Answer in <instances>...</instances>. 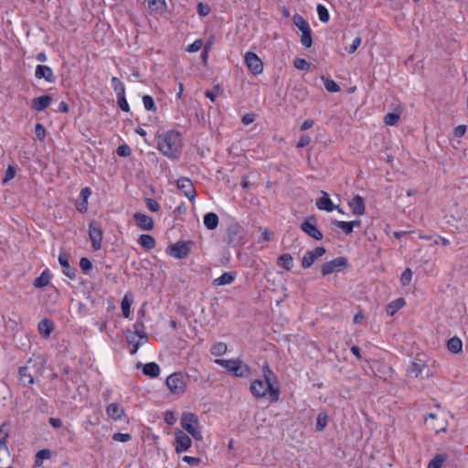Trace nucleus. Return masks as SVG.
I'll return each mask as SVG.
<instances>
[{
	"label": "nucleus",
	"mask_w": 468,
	"mask_h": 468,
	"mask_svg": "<svg viewBox=\"0 0 468 468\" xmlns=\"http://www.w3.org/2000/svg\"><path fill=\"white\" fill-rule=\"evenodd\" d=\"M182 139L179 132L169 130L158 135L157 149L167 158L178 160L182 153Z\"/></svg>",
	"instance_id": "nucleus-1"
},
{
	"label": "nucleus",
	"mask_w": 468,
	"mask_h": 468,
	"mask_svg": "<svg viewBox=\"0 0 468 468\" xmlns=\"http://www.w3.org/2000/svg\"><path fill=\"white\" fill-rule=\"evenodd\" d=\"M250 389L256 398H263L268 395V399L271 402H277L280 398L279 386L268 387L263 380L256 379L252 381Z\"/></svg>",
	"instance_id": "nucleus-2"
},
{
	"label": "nucleus",
	"mask_w": 468,
	"mask_h": 468,
	"mask_svg": "<svg viewBox=\"0 0 468 468\" xmlns=\"http://www.w3.org/2000/svg\"><path fill=\"white\" fill-rule=\"evenodd\" d=\"M42 368V363H37V360L29 358L25 366L19 367L18 376L19 381L25 387L34 384V375H36Z\"/></svg>",
	"instance_id": "nucleus-3"
},
{
	"label": "nucleus",
	"mask_w": 468,
	"mask_h": 468,
	"mask_svg": "<svg viewBox=\"0 0 468 468\" xmlns=\"http://www.w3.org/2000/svg\"><path fill=\"white\" fill-rule=\"evenodd\" d=\"M217 365H219L230 372L233 376L238 378H247L250 373V368L248 365L244 364L240 359H220L215 360Z\"/></svg>",
	"instance_id": "nucleus-4"
},
{
	"label": "nucleus",
	"mask_w": 468,
	"mask_h": 468,
	"mask_svg": "<svg viewBox=\"0 0 468 468\" xmlns=\"http://www.w3.org/2000/svg\"><path fill=\"white\" fill-rule=\"evenodd\" d=\"M186 379L183 372L177 371L167 377L165 384L172 394L181 396L186 391Z\"/></svg>",
	"instance_id": "nucleus-5"
},
{
	"label": "nucleus",
	"mask_w": 468,
	"mask_h": 468,
	"mask_svg": "<svg viewBox=\"0 0 468 468\" xmlns=\"http://www.w3.org/2000/svg\"><path fill=\"white\" fill-rule=\"evenodd\" d=\"M292 23L302 32V45L305 48H310L313 45V33L308 22L301 15L295 14L292 16Z\"/></svg>",
	"instance_id": "nucleus-6"
},
{
	"label": "nucleus",
	"mask_w": 468,
	"mask_h": 468,
	"mask_svg": "<svg viewBox=\"0 0 468 468\" xmlns=\"http://www.w3.org/2000/svg\"><path fill=\"white\" fill-rule=\"evenodd\" d=\"M244 229L238 223L229 224L226 229V242L229 247H237L242 243Z\"/></svg>",
	"instance_id": "nucleus-7"
},
{
	"label": "nucleus",
	"mask_w": 468,
	"mask_h": 468,
	"mask_svg": "<svg viewBox=\"0 0 468 468\" xmlns=\"http://www.w3.org/2000/svg\"><path fill=\"white\" fill-rule=\"evenodd\" d=\"M317 218L314 215L307 217L300 225V229L306 235L315 240H321L323 239L322 232L318 229Z\"/></svg>",
	"instance_id": "nucleus-8"
},
{
	"label": "nucleus",
	"mask_w": 468,
	"mask_h": 468,
	"mask_svg": "<svg viewBox=\"0 0 468 468\" xmlns=\"http://www.w3.org/2000/svg\"><path fill=\"white\" fill-rule=\"evenodd\" d=\"M193 241H182L179 240L174 244H171L167 248V253L176 259L182 260L188 256Z\"/></svg>",
	"instance_id": "nucleus-9"
},
{
	"label": "nucleus",
	"mask_w": 468,
	"mask_h": 468,
	"mask_svg": "<svg viewBox=\"0 0 468 468\" xmlns=\"http://www.w3.org/2000/svg\"><path fill=\"white\" fill-rule=\"evenodd\" d=\"M89 237L94 250L101 248L103 231L101 224L96 220H91L89 224Z\"/></svg>",
	"instance_id": "nucleus-10"
},
{
	"label": "nucleus",
	"mask_w": 468,
	"mask_h": 468,
	"mask_svg": "<svg viewBox=\"0 0 468 468\" xmlns=\"http://www.w3.org/2000/svg\"><path fill=\"white\" fill-rule=\"evenodd\" d=\"M348 266V260L346 257H337L330 261L324 262L321 266V273L323 276L329 275L339 268H346Z\"/></svg>",
	"instance_id": "nucleus-11"
},
{
	"label": "nucleus",
	"mask_w": 468,
	"mask_h": 468,
	"mask_svg": "<svg viewBox=\"0 0 468 468\" xmlns=\"http://www.w3.org/2000/svg\"><path fill=\"white\" fill-rule=\"evenodd\" d=\"M245 64L253 75L261 74L263 70V63L259 56L248 51L244 56Z\"/></svg>",
	"instance_id": "nucleus-12"
},
{
	"label": "nucleus",
	"mask_w": 468,
	"mask_h": 468,
	"mask_svg": "<svg viewBox=\"0 0 468 468\" xmlns=\"http://www.w3.org/2000/svg\"><path fill=\"white\" fill-rule=\"evenodd\" d=\"M177 188L184 193V195L189 199V201L194 202L195 197H197V192L194 187L192 181L187 177H180L176 181Z\"/></svg>",
	"instance_id": "nucleus-13"
},
{
	"label": "nucleus",
	"mask_w": 468,
	"mask_h": 468,
	"mask_svg": "<svg viewBox=\"0 0 468 468\" xmlns=\"http://www.w3.org/2000/svg\"><path fill=\"white\" fill-rule=\"evenodd\" d=\"M58 262L62 268L63 274L70 280H74L76 278L77 269L69 264V254L65 251H60Z\"/></svg>",
	"instance_id": "nucleus-14"
},
{
	"label": "nucleus",
	"mask_w": 468,
	"mask_h": 468,
	"mask_svg": "<svg viewBox=\"0 0 468 468\" xmlns=\"http://www.w3.org/2000/svg\"><path fill=\"white\" fill-rule=\"evenodd\" d=\"M175 450L177 453L187 451L192 444L190 437L182 431H177L175 437Z\"/></svg>",
	"instance_id": "nucleus-15"
},
{
	"label": "nucleus",
	"mask_w": 468,
	"mask_h": 468,
	"mask_svg": "<svg viewBox=\"0 0 468 468\" xmlns=\"http://www.w3.org/2000/svg\"><path fill=\"white\" fill-rule=\"evenodd\" d=\"M133 218L136 226L143 230H152L154 227V219L144 213L136 212Z\"/></svg>",
	"instance_id": "nucleus-16"
},
{
	"label": "nucleus",
	"mask_w": 468,
	"mask_h": 468,
	"mask_svg": "<svg viewBox=\"0 0 468 468\" xmlns=\"http://www.w3.org/2000/svg\"><path fill=\"white\" fill-rule=\"evenodd\" d=\"M91 195V189L88 186L80 190L79 199L76 201V209L80 213H86L88 211V199Z\"/></svg>",
	"instance_id": "nucleus-17"
},
{
	"label": "nucleus",
	"mask_w": 468,
	"mask_h": 468,
	"mask_svg": "<svg viewBox=\"0 0 468 468\" xmlns=\"http://www.w3.org/2000/svg\"><path fill=\"white\" fill-rule=\"evenodd\" d=\"M35 76L37 79H44L46 81L50 83H54L56 81V77L54 76L52 69L46 65H37Z\"/></svg>",
	"instance_id": "nucleus-18"
},
{
	"label": "nucleus",
	"mask_w": 468,
	"mask_h": 468,
	"mask_svg": "<svg viewBox=\"0 0 468 468\" xmlns=\"http://www.w3.org/2000/svg\"><path fill=\"white\" fill-rule=\"evenodd\" d=\"M52 101V96L48 94L34 98L31 102V108L37 112L45 111L50 105Z\"/></svg>",
	"instance_id": "nucleus-19"
},
{
	"label": "nucleus",
	"mask_w": 468,
	"mask_h": 468,
	"mask_svg": "<svg viewBox=\"0 0 468 468\" xmlns=\"http://www.w3.org/2000/svg\"><path fill=\"white\" fill-rule=\"evenodd\" d=\"M352 213L356 216H362L366 212V206L364 198L359 196L356 195L348 203Z\"/></svg>",
	"instance_id": "nucleus-20"
},
{
	"label": "nucleus",
	"mask_w": 468,
	"mask_h": 468,
	"mask_svg": "<svg viewBox=\"0 0 468 468\" xmlns=\"http://www.w3.org/2000/svg\"><path fill=\"white\" fill-rule=\"evenodd\" d=\"M196 425H199L197 416L192 412H184L181 418L182 428L188 432Z\"/></svg>",
	"instance_id": "nucleus-21"
},
{
	"label": "nucleus",
	"mask_w": 468,
	"mask_h": 468,
	"mask_svg": "<svg viewBox=\"0 0 468 468\" xmlns=\"http://www.w3.org/2000/svg\"><path fill=\"white\" fill-rule=\"evenodd\" d=\"M426 368V365L423 361L418 360L411 363V365L409 367L407 372L408 375L414 378H420L421 379L424 378L423 371Z\"/></svg>",
	"instance_id": "nucleus-22"
},
{
	"label": "nucleus",
	"mask_w": 468,
	"mask_h": 468,
	"mask_svg": "<svg viewBox=\"0 0 468 468\" xmlns=\"http://www.w3.org/2000/svg\"><path fill=\"white\" fill-rule=\"evenodd\" d=\"M55 324L52 320L45 318L38 323L37 329L44 338H48L54 331Z\"/></svg>",
	"instance_id": "nucleus-23"
},
{
	"label": "nucleus",
	"mask_w": 468,
	"mask_h": 468,
	"mask_svg": "<svg viewBox=\"0 0 468 468\" xmlns=\"http://www.w3.org/2000/svg\"><path fill=\"white\" fill-rule=\"evenodd\" d=\"M124 409L116 402L109 404L106 408L108 417L114 420H121L124 416Z\"/></svg>",
	"instance_id": "nucleus-24"
},
{
	"label": "nucleus",
	"mask_w": 468,
	"mask_h": 468,
	"mask_svg": "<svg viewBox=\"0 0 468 468\" xmlns=\"http://www.w3.org/2000/svg\"><path fill=\"white\" fill-rule=\"evenodd\" d=\"M323 196L317 199L316 206L320 210H324L327 212H331L335 208V206L333 204L330 199L328 194L326 192L322 191Z\"/></svg>",
	"instance_id": "nucleus-25"
},
{
	"label": "nucleus",
	"mask_w": 468,
	"mask_h": 468,
	"mask_svg": "<svg viewBox=\"0 0 468 468\" xmlns=\"http://www.w3.org/2000/svg\"><path fill=\"white\" fill-rule=\"evenodd\" d=\"M203 222L208 230H214L218 226L219 218L216 213L208 212L204 215Z\"/></svg>",
	"instance_id": "nucleus-26"
},
{
	"label": "nucleus",
	"mask_w": 468,
	"mask_h": 468,
	"mask_svg": "<svg viewBox=\"0 0 468 468\" xmlns=\"http://www.w3.org/2000/svg\"><path fill=\"white\" fill-rule=\"evenodd\" d=\"M236 278V272L234 271H226L223 272L219 277L213 281V284L216 286H223L227 284H230L234 282Z\"/></svg>",
	"instance_id": "nucleus-27"
},
{
	"label": "nucleus",
	"mask_w": 468,
	"mask_h": 468,
	"mask_svg": "<svg viewBox=\"0 0 468 468\" xmlns=\"http://www.w3.org/2000/svg\"><path fill=\"white\" fill-rule=\"evenodd\" d=\"M262 372H263V377H264L263 382L266 384V386H268V387L278 386L277 378L268 365L263 366Z\"/></svg>",
	"instance_id": "nucleus-28"
},
{
	"label": "nucleus",
	"mask_w": 468,
	"mask_h": 468,
	"mask_svg": "<svg viewBox=\"0 0 468 468\" xmlns=\"http://www.w3.org/2000/svg\"><path fill=\"white\" fill-rule=\"evenodd\" d=\"M404 298L400 297L390 302L386 307V313L388 316H393L399 309L405 305Z\"/></svg>",
	"instance_id": "nucleus-29"
},
{
	"label": "nucleus",
	"mask_w": 468,
	"mask_h": 468,
	"mask_svg": "<svg viewBox=\"0 0 468 468\" xmlns=\"http://www.w3.org/2000/svg\"><path fill=\"white\" fill-rule=\"evenodd\" d=\"M51 277H52V275H51L49 270L46 269L45 271H42L40 276H38L37 278L35 279L33 285L36 288H39V289L44 288L45 286H47L49 283Z\"/></svg>",
	"instance_id": "nucleus-30"
},
{
	"label": "nucleus",
	"mask_w": 468,
	"mask_h": 468,
	"mask_svg": "<svg viewBox=\"0 0 468 468\" xmlns=\"http://www.w3.org/2000/svg\"><path fill=\"white\" fill-rule=\"evenodd\" d=\"M137 241L144 249L147 250H153L156 245L155 239L149 234L140 235Z\"/></svg>",
	"instance_id": "nucleus-31"
},
{
	"label": "nucleus",
	"mask_w": 468,
	"mask_h": 468,
	"mask_svg": "<svg viewBox=\"0 0 468 468\" xmlns=\"http://www.w3.org/2000/svg\"><path fill=\"white\" fill-rule=\"evenodd\" d=\"M277 265L286 271H291L293 266V258L290 253H283L277 259Z\"/></svg>",
	"instance_id": "nucleus-32"
},
{
	"label": "nucleus",
	"mask_w": 468,
	"mask_h": 468,
	"mask_svg": "<svg viewBox=\"0 0 468 468\" xmlns=\"http://www.w3.org/2000/svg\"><path fill=\"white\" fill-rule=\"evenodd\" d=\"M143 374L150 378H156L160 374V367L154 362H149L144 365Z\"/></svg>",
	"instance_id": "nucleus-33"
},
{
	"label": "nucleus",
	"mask_w": 468,
	"mask_h": 468,
	"mask_svg": "<svg viewBox=\"0 0 468 468\" xmlns=\"http://www.w3.org/2000/svg\"><path fill=\"white\" fill-rule=\"evenodd\" d=\"M462 347H463L462 340L457 336H453V337L450 338L447 342V348L452 354L460 353L462 351Z\"/></svg>",
	"instance_id": "nucleus-34"
},
{
	"label": "nucleus",
	"mask_w": 468,
	"mask_h": 468,
	"mask_svg": "<svg viewBox=\"0 0 468 468\" xmlns=\"http://www.w3.org/2000/svg\"><path fill=\"white\" fill-rule=\"evenodd\" d=\"M148 8L151 11L162 14L166 9V3L165 0H147Z\"/></svg>",
	"instance_id": "nucleus-35"
},
{
	"label": "nucleus",
	"mask_w": 468,
	"mask_h": 468,
	"mask_svg": "<svg viewBox=\"0 0 468 468\" xmlns=\"http://www.w3.org/2000/svg\"><path fill=\"white\" fill-rule=\"evenodd\" d=\"M228 351V346L224 342H217L213 344L210 347L211 355L215 356H221L226 354Z\"/></svg>",
	"instance_id": "nucleus-36"
},
{
	"label": "nucleus",
	"mask_w": 468,
	"mask_h": 468,
	"mask_svg": "<svg viewBox=\"0 0 468 468\" xmlns=\"http://www.w3.org/2000/svg\"><path fill=\"white\" fill-rule=\"evenodd\" d=\"M136 336L137 335H133V333L130 331L126 335L127 343L133 346L132 349L130 350L131 355L136 354V352L138 351L139 347L142 345V343L139 340H136Z\"/></svg>",
	"instance_id": "nucleus-37"
},
{
	"label": "nucleus",
	"mask_w": 468,
	"mask_h": 468,
	"mask_svg": "<svg viewBox=\"0 0 468 468\" xmlns=\"http://www.w3.org/2000/svg\"><path fill=\"white\" fill-rule=\"evenodd\" d=\"M332 224L340 229L345 234H351L354 230V223H350L349 221H340V220H333Z\"/></svg>",
	"instance_id": "nucleus-38"
},
{
	"label": "nucleus",
	"mask_w": 468,
	"mask_h": 468,
	"mask_svg": "<svg viewBox=\"0 0 468 468\" xmlns=\"http://www.w3.org/2000/svg\"><path fill=\"white\" fill-rule=\"evenodd\" d=\"M133 327L134 333H133V335H137L141 339L144 338V340L147 341L148 335L144 332V324L140 317H138V319L136 320L135 324H133Z\"/></svg>",
	"instance_id": "nucleus-39"
},
{
	"label": "nucleus",
	"mask_w": 468,
	"mask_h": 468,
	"mask_svg": "<svg viewBox=\"0 0 468 468\" xmlns=\"http://www.w3.org/2000/svg\"><path fill=\"white\" fill-rule=\"evenodd\" d=\"M51 456V452L48 449H42L36 453L35 456V465L40 466L44 460L49 459Z\"/></svg>",
	"instance_id": "nucleus-40"
},
{
	"label": "nucleus",
	"mask_w": 468,
	"mask_h": 468,
	"mask_svg": "<svg viewBox=\"0 0 468 468\" xmlns=\"http://www.w3.org/2000/svg\"><path fill=\"white\" fill-rule=\"evenodd\" d=\"M7 426V423L4 422L2 425H0V451L5 450V452L8 451L7 444H6V439L9 437L8 431H5V428Z\"/></svg>",
	"instance_id": "nucleus-41"
},
{
	"label": "nucleus",
	"mask_w": 468,
	"mask_h": 468,
	"mask_svg": "<svg viewBox=\"0 0 468 468\" xmlns=\"http://www.w3.org/2000/svg\"><path fill=\"white\" fill-rule=\"evenodd\" d=\"M328 416L325 412H320L316 419L315 431H322L327 425Z\"/></svg>",
	"instance_id": "nucleus-42"
},
{
	"label": "nucleus",
	"mask_w": 468,
	"mask_h": 468,
	"mask_svg": "<svg viewBox=\"0 0 468 468\" xmlns=\"http://www.w3.org/2000/svg\"><path fill=\"white\" fill-rule=\"evenodd\" d=\"M322 80L327 91L335 93L340 90V86L335 80L325 77H322Z\"/></svg>",
	"instance_id": "nucleus-43"
},
{
	"label": "nucleus",
	"mask_w": 468,
	"mask_h": 468,
	"mask_svg": "<svg viewBox=\"0 0 468 468\" xmlns=\"http://www.w3.org/2000/svg\"><path fill=\"white\" fill-rule=\"evenodd\" d=\"M315 260H317V259L312 253L311 250L306 251L305 254L303 255V259H302V267L303 269L310 268L314 264Z\"/></svg>",
	"instance_id": "nucleus-44"
},
{
	"label": "nucleus",
	"mask_w": 468,
	"mask_h": 468,
	"mask_svg": "<svg viewBox=\"0 0 468 468\" xmlns=\"http://www.w3.org/2000/svg\"><path fill=\"white\" fill-rule=\"evenodd\" d=\"M316 10H317L319 20L323 23H327L330 19V16H329V12H328L327 8L324 5L318 4Z\"/></svg>",
	"instance_id": "nucleus-45"
},
{
	"label": "nucleus",
	"mask_w": 468,
	"mask_h": 468,
	"mask_svg": "<svg viewBox=\"0 0 468 468\" xmlns=\"http://www.w3.org/2000/svg\"><path fill=\"white\" fill-rule=\"evenodd\" d=\"M293 66L297 69L308 71L310 70L312 64L304 58H295L293 60Z\"/></svg>",
	"instance_id": "nucleus-46"
},
{
	"label": "nucleus",
	"mask_w": 468,
	"mask_h": 468,
	"mask_svg": "<svg viewBox=\"0 0 468 468\" xmlns=\"http://www.w3.org/2000/svg\"><path fill=\"white\" fill-rule=\"evenodd\" d=\"M446 454H437L428 464V468H441L442 463L446 460Z\"/></svg>",
	"instance_id": "nucleus-47"
},
{
	"label": "nucleus",
	"mask_w": 468,
	"mask_h": 468,
	"mask_svg": "<svg viewBox=\"0 0 468 468\" xmlns=\"http://www.w3.org/2000/svg\"><path fill=\"white\" fill-rule=\"evenodd\" d=\"M132 303H133V300L129 299L127 294L122 300L121 308H122V315L125 318L129 317V315H130V308H131Z\"/></svg>",
	"instance_id": "nucleus-48"
},
{
	"label": "nucleus",
	"mask_w": 468,
	"mask_h": 468,
	"mask_svg": "<svg viewBox=\"0 0 468 468\" xmlns=\"http://www.w3.org/2000/svg\"><path fill=\"white\" fill-rule=\"evenodd\" d=\"M111 81H112V88H113L114 91L116 92V95H120V93L121 94L125 93L124 84L117 77H112Z\"/></svg>",
	"instance_id": "nucleus-49"
},
{
	"label": "nucleus",
	"mask_w": 468,
	"mask_h": 468,
	"mask_svg": "<svg viewBox=\"0 0 468 468\" xmlns=\"http://www.w3.org/2000/svg\"><path fill=\"white\" fill-rule=\"evenodd\" d=\"M143 103H144L145 110L156 112L157 109H156L154 101L152 96L144 95L143 96Z\"/></svg>",
	"instance_id": "nucleus-50"
},
{
	"label": "nucleus",
	"mask_w": 468,
	"mask_h": 468,
	"mask_svg": "<svg viewBox=\"0 0 468 468\" xmlns=\"http://www.w3.org/2000/svg\"><path fill=\"white\" fill-rule=\"evenodd\" d=\"M80 267L83 273L88 274L92 270V262L86 257L80 260Z\"/></svg>",
	"instance_id": "nucleus-51"
},
{
	"label": "nucleus",
	"mask_w": 468,
	"mask_h": 468,
	"mask_svg": "<svg viewBox=\"0 0 468 468\" xmlns=\"http://www.w3.org/2000/svg\"><path fill=\"white\" fill-rule=\"evenodd\" d=\"M399 120V114L397 112H388L384 117V122L387 125H395Z\"/></svg>",
	"instance_id": "nucleus-52"
},
{
	"label": "nucleus",
	"mask_w": 468,
	"mask_h": 468,
	"mask_svg": "<svg viewBox=\"0 0 468 468\" xmlns=\"http://www.w3.org/2000/svg\"><path fill=\"white\" fill-rule=\"evenodd\" d=\"M16 166L9 165L5 170V177L3 178V184L8 183L16 176Z\"/></svg>",
	"instance_id": "nucleus-53"
},
{
	"label": "nucleus",
	"mask_w": 468,
	"mask_h": 468,
	"mask_svg": "<svg viewBox=\"0 0 468 468\" xmlns=\"http://www.w3.org/2000/svg\"><path fill=\"white\" fill-rule=\"evenodd\" d=\"M412 279V271L406 268L400 276V282L403 286L409 285Z\"/></svg>",
	"instance_id": "nucleus-54"
},
{
	"label": "nucleus",
	"mask_w": 468,
	"mask_h": 468,
	"mask_svg": "<svg viewBox=\"0 0 468 468\" xmlns=\"http://www.w3.org/2000/svg\"><path fill=\"white\" fill-rule=\"evenodd\" d=\"M117 103L122 111H123L125 112H130V106L126 101L125 93H123V94L120 93V95H117Z\"/></svg>",
	"instance_id": "nucleus-55"
},
{
	"label": "nucleus",
	"mask_w": 468,
	"mask_h": 468,
	"mask_svg": "<svg viewBox=\"0 0 468 468\" xmlns=\"http://www.w3.org/2000/svg\"><path fill=\"white\" fill-rule=\"evenodd\" d=\"M221 90L220 86L218 84L214 86L212 90H205V96L208 98L211 101H215L217 95Z\"/></svg>",
	"instance_id": "nucleus-56"
},
{
	"label": "nucleus",
	"mask_w": 468,
	"mask_h": 468,
	"mask_svg": "<svg viewBox=\"0 0 468 468\" xmlns=\"http://www.w3.org/2000/svg\"><path fill=\"white\" fill-rule=\"evenodd\" d=\"M145 205L147 208L152 212H158L160 210V205L155 199L153 198H145Z\"/></svg>",
	"instance_id": "nucleus-57"
},
{
	"label": "nucleus",
	"mask_w": 468,
	"mask_h": 468,
	"mask_svg": "<svg viewBox=\"0 0 468 468\" xmlns=\"http://www.w3.org/2000/svg\"><path fill=\"white\" fill-rule=\"evenodd\" d=\"M35 134L38 140L44 141L46 138V129L41 123H37L35 126Z\"/></svg>",
	"instance_id": "nucleus-58"
},
{
	"label": "nucleus",
	"mask_w": 468,
	"mask_h": 468,
	"mask_svg": "<svg viewBox=\"0 0 468 468\" xmlns=\"http://www.w3.org/2000/svg\"><path fill=\"white\" fill-rule=\"evenodd\" d=\"M197 14L201 16H206L210 13V7L207 4L199 2L197 7Z\"/></svg>",
	"instance_id": "nucleus-59"
},
{
	"label": "nucleus",
	"mask_w": 468,
	"mask_h": 468,
	"mask_svg": "<svg viewBox=\"0 0 468 468\" xmlns=\"http://www.w3.org/2000/svg\"><path fill=\"white\" fill-rule=\"evenodd\" d=\"M116 152L118 154V155H120L122 157L130 156L132 154V150H131L130 146L125 144L119 145Z\"/></svg>",
	"instance_id": "nucleus-60"
},
{
	"label": "nucleus",
	"mask_w": 468,
	"mask_h": 468,
	"mask_svg": "<svg viewBox=\"0 0 468 468\" xmlns=\"http://www.w3.org/2000/svg\"><path fill=\"white\" fill-rule=\"evenodd\" d=\"M203 45H204V43H203L202 39H197L187 47L186 51L192 52V53L197 52L198 50H200L202 48Z\"/></svg>",
	"instance_id": "nucleus-61"
},
{
	"label": "nucleus",
	"mask_w": 468,
	"mask_h": 468,
	"mask_svg": "<svg viewBox=\"0 0 468 468\" xmlns=\"http://www.w3.org/2000/svg\"><path fill=\"white\" fill-rule=\"evenodd\" d=\"M132 436L129 433L117 432L112 436V440L115 441L127 442L131 440Z\"/></svg>",
	"instance_id": "nucleus-62"
},
{
	"label": "nucleus",
	"mask_w": 468,
	"mask_h": 468,
	"mask_svg": "<svg viewBox=\"0 0 468 468\" xmlns=\"http://www.w3.org/2000/svg\"><path fill=\"white\" fill-rule=\"evenodd\" d=\"M360 44H361V37H356L353 40V42L350 45V47L346 48L347 52L350 53V54L356 52V49L358 48V47L360 46Z\"/></svg>",
	"instance_id": "nucleus-63"
},
{
	"label": "nucleus",
	"mask_w": 468,
	"mask_h": 468,
	"mask_svg": "<svg viewBox=\"0 0 468 468\" xmlns=\"http://www.w3.org/2000/svg\"><path fill=\"white\" fill-rule=\"evenodd\" d=\"M183 461L191 466H197L201 462L200 459L197 457H192L187 455L183 457Z\"/></svg>",
	"instance_id": "nucleus-64"
}]
</instances>
